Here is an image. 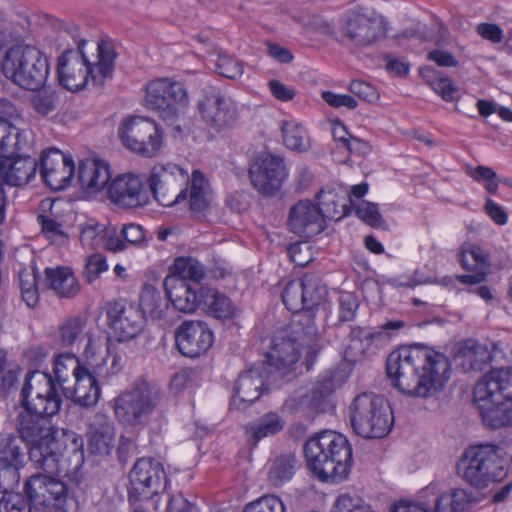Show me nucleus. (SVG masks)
I'll use <instances>...</instances> for the list:
<instances>
[{"label": "nucleus", "mask_w": 512, "mask_h": 512, "mask_svg": "<svg viewBox=\"0 0 512 512\" xmlns=\"http://www.w3.org/2000/svg\"><path fill=\"white\" fill-rule=\"evenodd\" d=\"M50 416L28 412L19 415L20 439L29 448V457L39 468L50 475L61 470L62 454L55 450L54 429ZM25 493L34 507L44 506L61 510L64 505V482L48 475H33L25 484Z\"/></svg>", "instance_id": "obj_1"}, {"label": "nucleus", "mask_w": 512, "mask_h": 512, "mask_svg": "<svg viewBox=\"0 0 512 512\" xmlns=\"http://www.w3.org/2000/svg\"><path fill=\"white\" fill-rule=\"evenodd\" d=\"M391 386L400 393L428 398L440 392L450 375L449 359L431 348L413 345L392 351L386 363Z\"/></svg>", "instance_id": "obj_2"}, {"label": "nucleus", "mask_w": 512, "mask_h": 512, "mask_svg": "<svg viewBox=\"0 0 512 512\" xmlns=\"http://www.w3.org/2000/svg\"><path fill=\"white\" fill-rule=\"evenodd\" d=\"M308 468L322 481H340L350 473L352 449L347 438L332 430L310 437L304 445Z\"/></svg>", "instance_id": "obj_3"}, {"label": "nucleus", "mask_w": 512, "mask_h": 512, "mask_svg": "<svg viewBox=\"0 0 512 512\" xmlns=\"http://www.w3.org/2000/svg\"><path fill=\"white\" fill-rule=\"evenodd\" d=\"M66 34L73 41V45L68 43L66 48V90L76 92L83 89L89 77L94 84L102 85L112 75L115 59L112 47L106 43H98V61L91 65L84 53L86 42L80 37L79 28L71 25L66 29Z\"/></svg>", "instance_id": "obj_4"}, {"label": "nucleus", "mask_w": 512, "mask_h": 512, "mask_svg": "<svg viewBox=\"0 0 512 512\" xmlns=\"http://www.w3.org/2000/svg\"><path fill=\"white\" fill-rule=\"evenodd\" d=\"M483 422L492 429L512 424V368L486 373L473 392Z\"/></svg>", "instance_id": "obj_5"}, {"label": "nucleus", "mask_w": 512, "mask_h": 512, "mask_svg": "<svg viewBox=\"0 0 512 512\" xmlns=\"http://www.w3.org/2000/svg\"><path fill=\"white\" fill-rule=\"evenodd\" d=\"M349 419L354 432L366 439L386 436L394 423L389 402L373 392L360 393L353 399Z\"/></svg>", "instance_id": "obj_6"}, {"label": "nucleus", "mask_w": 512, "mask_h": 512, "mask_svg": "<svg viewBox=\"0 0 512 512\" xmlns=\"http://www.w3.org/2000/svg\"><path fill=\"white\" fill-rule=\"evenodd\" d=\"M458 474L471 486L484 489L501 481L507 474L501 449L482 444L465 450L457 463Z\"/></svg>", "instance_id": "obj_7"}, {"label": "nucleus", "mask_w": 512, "mask_h": 512, "mask_svg": "<svg viewBox=\"0 0 512 512\" xmlns=\"http://www.w3.org/2000/svg\"><path fill=\"white\" fill-rule=\"evenodd\" d=\"M1 67L8 79L32 91L43 86L48 74L46 57L38 48L28 44H16L8 48L3 55Z\"/></svg>", "instance_id": "obj_8"}, {"label": "nucleus", "mask_w": 512, "mask_h": 512, "mask_svg": "<svg viewBox=\"0 0 512 512\" xmlns=\"http://www.w3.org/2000/svg\"><path fill=\"white\" fill-rule=\"evenodd\" d=\"M160 400V389L141 379L118 395L113 400L112 408L120 424L133 430H141L148 423Z\"/></svg>", "instance_id": "obj_9"}, {"label": "nucleus", "mask_w": 512, "mask_h": 512, "mask_svg": "<svg viewBox=\"0 0 512 512\" xmlns=\"http://www.w3.org/2000/svg\"><path fill=\"white\" fill-rule=\"evenodd\" d=\"M145 105L178 133L181 121L189 106L186 89L181 82L172 78H157L146 86Z\"/></svg>", "instance_id": "obj_10"}, {"label": "nucleus", "mask_w": 512, "mask_h": 512, "mask_svg": "<svg viewBox=\"0 0 512 512\" xmlns=\"http://www.w3.org/2000/svg\"><path fill=\"white\" fill-rule=\"evenodd\" d=\"M66 198L70 201L96 196L103 191L112 172L109 163L98 158L79 160L75 163L66 155Z\"/></svg>", "instance_id": "obj_11"}, {"label": "nucleus", "mask_w": 512, "mask_h": 512, "mask_svg": "<svg viewBox=\"0 0 512 512\" xmlns=\"http://www.w3.org/2000/svg\"><path fill=\"white\" fill-rule=\"evenodd\" d=\"M292 332L299 334L297 330L285 328L273 337L266 361L262 364L267 370V381L277 382L291 374L300 358V347L304 344L310 346L316 340V337L309 338L303 331L302 337H291Z\"/></svg>", "instance_id": "obj_12"}, {"label": "nucleus", "mask_w": 512, "mask_h": 512, "mask_svg": "<svg viewBox=\"0 0 512 512\" xmlns=\"http://www.w3.org/2000/svg\"><path fill=\"white\" fill-rule=\"evenodd\" d=\"M117 135L127 150L142 157H155L163 148V131L155 120L148 117L129 116L122 119Z\"/></svg>", "instance_id": "obj_13"}, {"label": "nucleus", "mask_w": 512, "mask_h": 512, "mask_svg": "<svg viewBox=\"0 0 512 512\" xmlns=\"http://www.w3.org/2000/svg\"><path fill=\"white\" fill-rule=\"evenodd\" d=\"M404 327L405 322L402 320L387 321L378 330L360 326L351 327L350 333L342 344L344 358L348 362L355 363L375 354Z\"/></svg>", "instance_id": "obj_14"}, {"label": "nucleus", "mask_w": 512, "mask_h": 512, "mask_svg": "<svg viewBox=\"0 0 512 512\" xmlns=\"http://www.w3.org/2000/svg\"><path fill=\"white\" fill-rule=\"evenodd\" d=\"M58 387H61L60 383H56L51 375L45 372L29 373L21 390L25 410L48 416L58 414L62 404Z\"/></svg>", "instance_id": "obj_15"}, {"label": "nucleus", "mask_w": 512, "mask_h": 512, "mask_svg": "<svg viewBox=\"0 0 512 512\" xmlns=\"http://www.w3.org/2000/svg\"><path fill=\"white\" fill-rule=\"evenodd\" d=\"M129 502L131 506L141 505L166 488V473L160 462L151 458H140L129 474Z\"/></svg>", "instance_id": "obj_16"}, {"label": "nucleus", "mask_w": 512, "mask_h": 512, "mask_svg": "<svg viewBox=\"0 0 512 512\" xmlns=\"http://www.w3.org/2000/svg\"><path fill=\"white\" fill-rule=\"evenodd\" d=\"M188 180V173L177 164H155L147 179L149 193L162 206L170 207L186 199L187 190L176 192L177 186Z\"/></svg>", "instance_id": "obj_17"}, {"label": "nucleus", "mask_w": 512, "mask_h": 512, "mask_svg": "<svg viewBox=\"0 0 512 512\" xmlns=\"http://www.w3.org/2000/svg\"><path fill=\"white\" fill-rule=\"evenodd\" d=\"M107 325L118 342L136 338L144 327L143 313L137 304L125 299L109 301L104 307Z\"/></svg>", "instance_id": "obj_18"}, {"label": "nucleus", "mask_w": 512, "mask_h": 512, "mask_svg": "<svg viewBox=\"0 0 512 512\" xmlns=\"http://www.w3.org/2000/svg\"><path fill=\"white\" fill-rule=\"evenodd\" d=\"M330 394L331 381H325L312 387H301L286 398L282 411L300 419L313 420L318 414L325 411Z\"/></svg>", "instance_id": "obj_19"}, {"label": "nucleus", "mask_w": 512, "mask_h": 512, "mask_svg": "<svg viewBox=\"0 0 512 512\" xmlns=\"http://www.w3.org/2000/svg\"><path fill=\"white\" fill-rule=\"evenodd\" d=\"M387 22L368 7H354L347 13V36L358 46H367L385 36Z\"/></svg>", "instance_id": "obj_20"}, {"label": "nucleus", "mask_w": 512, "mask_h": 512, "mask_svg": "<svg viewBox=\"0 0 512 512\" xmlns=\"http://www.w3.org/2000/svg\"><path fill=\"white\" fill-rule=\"evenodd\" d=\"M249 176L253 187L265 196L274 195L287 176L281 157L262 153L251 163Z\"/></svg>", "instance_id": "obj_21"}, {"label": "nucleus", "mask_w": 512, "mask_h": 512, "mask_svg": "<svg viewBox=\"0 0 512 512\" xmlns=\"http://www.w3.org/2000/svg\"><path fill=\"white\" fill-rule=\"evenodd\" d=\"M175 340L182 355L194 358L208 351L214 336L205 322L189 320L182 322L176 329Z\"/></svg>", "instance_id": "obj_22"}, {"label": "nucleus", "mask_w": 512, "mask_h": 512, "mask_svg": "<svg viewBox=\"0 0 512 512\" xmlns=\"http://www.w3.org/2000/svg\"><path fill=\"white\" fill-rule=\"evenodd\" d=\"M108 198L126 208H136L149 203L150 193L142 179L128 173L117 176L107 187Z\"/></svg>", "instance_id": "obj_23"}, {"label": "nucleus", "mask_w": 512, "mask_h": 512, "mask_svg": "<svg viewBox=\"0 0 512 512\" xmlns=\"http://www.w3.org/2000/svg\"><path fill=\"white\" fill-rule=\"evenodd\" d=\"M28 150L7 153L0 157V184L21 187L35 178L38 163L26 154Z\"/></svg>", "instance_id": "obj_24"}, {"label": "nucleus", "mask_w": 512, "mask_h": 512, "mask_svg": "<svg viewBox=\"0 0 512 512\" xmlns=\"http://www.w3.org/2000/svg\"><path fill=\"white\" fill-rule=\"evenodd\" d=\"M198 108L204 122L217 130L232 125L237 118L234 102L214 89L204 95Z\"/></svg>", "instance_id": "obj_25"}, {"label": "nucleus", "mask_w": 512, "mask_h": 512, "mask_svg": "<svg viewBox=\"0 0 512 512\" xmlns=\"http://www.w3.org/2000/svg\"><path fill=\"white\" fill-rule=\"evenodd\" d=\"M287 224L293 233L307 238L325 229L323 214L310 200H300L290 208Z\"/></svg>", "instance_id": "obj_26"}, {"label": "nucleus", "mask_w": 512, "mask_h": 512, "mask_svg": "<svg viewBox=\"0 0 512 512\" xmlns=\"http://www.w3.org/2000/svg\"><path fill=\"white\" fill-rule=\"evenodd\" d=\"M276 382L267 381V370L261 366H254L241 373L234 386L232 405L237 409H244L254 403L261 395L266 384Z\"/></svg>", "instance_id": "obj_27"}, {"label": "nucleus", "mask_w": 512, "mask_h": 512, "mask_svg": "<svg viewBox=\"0 0 512 512\" xmlns=\"http://www.w3.org/2000/svg\"><path fill=\"white\" fill-rule=\"evenodd\" d=\"M88 448L92 454L107 456L115 448L116 428L111 418L96 412L87 422Z\"/></svg>", "instance_id": "obj_28"}, {"label": "nucleus", "mask_w": 512, "mask_h": 512, "mask_svg": "<svg viewBox=\"0 0 512 512\" xmlns=\"http://www.w3.org/2000/svg\"><path fill=\"white\" fill-rule=\"evenodd\" d=\"M66 360H72L75 364L72 374L75 378V384L71 392V398L74 403L90 407L95 405L100 397V388L97 384L98 376L91 372L86 364L81 363L73 354L66 352Z\"/></svg>", "instance_id": "obj_29"}, {"label": "nucleus", "mask_w": 512, "mask_h": 512, "mask_svg": "<svg viewBox=\"0 0 512 512\" xmlns=\"http://www.w3.org/2000/svg\"><path fill=\"white\" fill-rule=\"evenodd\" d=\"M164 287L170 302L177 310L192 313L201 306L204 288L199 284L186 282L176 277H166Z\"/></svg>", "instance_id": "obj_30"}, {"label": "nucleus", "mask_w": 512, "mask_h": 512, "mask_svg": "<svg viewBox=\"0 0 512 512\" xmlns=\"http://www.w3.org/2000/svg\"><path fill=\"white\" fill-rule=\"evenodd\" d=\"M305 311L299 315L298 323L303 325V332L309 337H317L318 330L314 323L313 310L320 306L326 296L327 289L320 279L311 274L304 275Z\"/></svg>", "instance_id": "obj_31"}, {"label": "nucleus", "mask_w": 512, "mask_h": 512, "mask_svg": "<svg viewBox=\"0 0 512 512\" xmlns=\"http://www.w3.org/2000/svg\"><path fill=\"white\" fill-rule=\"evenodd\" d=\"M91 349V339H88L85 346V354L89 359L88 364L94 370V374L98 376L103 382H109V380L116 374H118L123 368V353L119 350L118 346L113 342H108L105 356L99 360L92 355L89 358V351Z\"/></svg>", "instance_id": "obj_32"}, {"label": "nucleus", "mask_w": 512, "mask_h": 512, "mask_svg": "<svg viewBox=\"0 0 512 512\" xmlns=\"http://www.w3.org/2000/svg\"><path fill=\"white\" fill-rule=\"evenodd\" d=\"M64 154L60 149L49 148L42 152L40 157V173L44 183L54 191L64 186Z\"/></svg>", "instance_id": "obj_33"}, {"label": "nucleus", "mask_w": 512, "mask_h": 512, "mask_svg": "<svg viewBox=\"0 0 512 512\" xmlns=\"http://www.w3.org/2000/svg\"><path fill=\"white\" fill-rule=\"evenodd\" d=\"M317 207L324 219L341 220L350 213L347 191L339 188H327L317 194Z\"/></svg>", "instance_id": "obj_34"}, {"label": "nucleus", "mask_w": 512, "mask_h": 512, "mask_svg": "<svg viewBox=\"0 0 512 512\" xmlns=\"http://www.w3.org/2000/svg\"><path fill=\"white\" fill-rule=\"evenodd\" d=\"M285 421L276 412H268L245 427L247 443L256 446L260 440L271 437L284 429Z\"/></svg>", "instance_id": "obj_35"}, {"label": "nucleus", "mask_w": 512, "mask_h": 512, "mask_svg": "<svg viewBox=\"0 0 512 512\" xmlns=\"http://www.w3.org/2000/svg\"><path fill=\"white\" fill-rule=\"evenodd\" d=\"M32 144L33 133L31 130L0 122V157L7 153H18L30 149Z\"/></svg>", "instance_id": "obj_36"}, {"label": "nucleus", "mask_w": 512, "mask_h": 512, "mask_svg": "<svg viewBox=\"0 0 512 512\" xmlns=\"http://www.w3.org/2000/svg\"><path fill=\"white\" fill-rule=\"evenodd\" d=\"M184 190H187L185 201L188 202L191 211L203 212L208 209L212 192L208 180L202 172L194 170L188 181V186Z\"/></svg>", "instance_id": "obj_37"}, {"label": "nucleus", "mask_w": 512, "mask_h": 512, "mask_svg": "<svg viewBox=\"0 0 512 512\" xmlns=\"http://www.w3.org/2000/svg\"><path fill=\"white\" fill-rule=\"evenodd\" d=\"M281 133L284 145L293 151L304 152L310 147V139L303 125L294 119L281 122Z\"/></svg>", "instance_id": "obj_38"}, {"label": "nucleus", "mask_w": 512, "mask_h": 512, "mask_svg": "<svg viewBox=\"0 0 512 512\" xmlns=\"http://www.w3.org/2000/svg\"><path fill=\"white\" fill-rule=\"evenodd\" d=\"M207 312L219 319H227L234 313V306L231 300L223 293L212 288L202 290V303Z\"/></svg>", "instance_id": "obj_39"}, {"label": "nucleus", "mask_w": 512, "mask_h": 512, "mask_svg": "<svg viewBox=\"0 0 512 512\" xmlns=\"http://www.w3.org/2000/svg\"><path fill=\"white\" fill-rule=\"evenodd\" d=\"M22 444V440L13 434H0V462L2 465L13 464L19 472V466L23 464L25 457Z\"/></svg>", "instance_id": "obj_40"}, {"label": "nucleus", "mask_w": 512, "mask_h": 512, "mask_svg": "<svg viewBox=\"0 0 512 512\" xmlns=\"http://www.w3.org/2000/svg\"><path fill=\"white\" fill-rule=\"evenodd\" d=\"M470 498V493L465 489H451L437 496L433 512H462Z\"/></svg>", "instance_id": "obj_41"}, {"label": "nucleus", "mask_w": 512, "mask_h": 512, "mask_svg": "<svg viewBox=\"0 0 512 512\" xmlns=\"http://www.w3.org/2000/svg\"><path fill=\"white\" fill-rule=\"evenodd\" d=\"M140 311L152 319H160L165 315L167 303L162 299L160 292L153 286H145L140 293Z\"/></svg>", "instance_id": "obj_42"}, {"label": "nucleus", "mask_w": 512, "mask_h": 512, "mask_svg": "<svg viewBox=\"0 0 512 512\" xmlns=\"http://www.w3.org/2000/svg\"><path fill=\"white\" fill-rule=\"evenodd\" d=\"M205 275L203 265L192 257L176 258L168 277H176L186 282L199 284Z\"/></svg>", "instance_id": "obj_43"}, {"label": "nucleus", "mask_w": 512, "mask_h": 512, "mask_svg": "<svg viewBox=\"0 0 512 512\" xmlns=\"http://www.w3.org/2000/svg\"><path fill=\"white\" fill-rule=\"evenodd\" d=\"M296 458L294 455H282L276 458L269 469V481L274 486H281L289 481L296 470Z\"/></svg>", "instance_id": "obj_44"}, {"label": "nucleus", "mask_w": 512, "mask_h": 512, "mask_svg": "<svg viewBox=\"0 0 512 512\" xmlns=\"http://www.w3.org/2000/svg\"><path fill=\"white\" fill-rule=\"evenodd\" d=\"M459 262L465 270L487 271L489 260L487 252L476 245H465L459 253Z\"/></svg>", "instance_id": "obj_45"}, {"label": "nucleus", "mask_w": 512, "mask_h": 512, "mask_svg": "<svg viewBox=\"0 0 512 512\" xmlns=\"http://www.w3.org/2000/svg\"><path fill=\"white\" fill-rule=\"evenodd\" d=\"M19 287L23 301L28 307H34L39 299L36 270L33 266L18 272Z\"/></svg>", "instance_id": "obj_46"}, {"label": "nucleus", "mask_w": 512, "mask_h": 512, "mask_svg": "<svg viewBox=\"0 0 512 512\" xmlns=\"http://www.w3.org/2000/svg\"><path fill=\"white\" fill-rule=\"evenodd\" d=\"M304 276L301 279L290 281L282 292L284 305L293 313L299 315L305 311Z\"/></svg>", "instance_id": "obj_47"}, {"label": "nucleus", "mask_w": 512, "mask_h": 512, "mask_svg": "<svg viewBox=\"0 0 512 512\" xmlns=\"http://www.w3.org/2000/svg\"><path fill=\"white\" fill-rule=\"evenodd\" d=\"M331 512H373L364 500L355 494H340L331 509Z\"/></svg>", "instance_id": "obj_48"}, {"label": "nucleus", "mask_w": 512, "mask_h": 512, "mask_svg": "<svg viewBox=\"0 0 512 512\" xmlns=\"http://www.w3.org/2000/svg\"><path fill=\"white\" fill-rule=\"evenodd\" d=\"M467 174L476 182H484V187L490 194L497 192L499 183L496 172L487 166L468 167Z\"/></svg>", "instance_id": "obj_49"}, {"label": "nucleus", "mask_w": 512, "mask_h": 512, "mask_svg": "<svg viewBox=\"0 0 512 512\" xmlns=\"http://www.w3.org/2000/svg\"><path fill=\"white\" fill-rule=\"evenodd\" d=\"M338 302V322L345 323L355 320L360 305L358 298L350 292H343L340 294Z\"/></svg>", "instance_id": "obj_50"}, {"label": "nucleus", "mask_w": 512, "mask_h": 512, "mask_svg": "<svg viewBox=\"0 0 512 512\" xmlns=\"http://www.w3.org/2000/svg\"><path fill=\"white\" fill-rule=\"evenodd\" d=\"M285 505L281 498L274 495H265L248 503L243 512H285Z\"/></svg>", "instance_id": "obj_51"}, {"label": "nucleus", "mask_w": 512, "mask_h": 512, "mask_svg": "<svg viewBox=\"0 0 512 512\" xmlns=\"http://www.w3.org/2000/svg\"><path fill=\"white\" fill-rule=\"evenodd\" d=\"M20 368L7 359V351L0 350V387L8 389L18 380Z\"/></svg>", "instance_id": "obj_52"}, {"label": "nucleus", "mask_w": 512, "mask_h": 512, "mask_svg": "<svg viewBox=\"0 0 512 512\" xmlns=\"http://www.w3.org/2000/svg\"><path fill=\"white\" fill-rule=\"evenodd\" d=\"M356 215L372 227H382L385 222L379 212L378 205L372 202L361 201L355 206Z\"/></svg>", "instance_id": "obj_53"}, {"label": "nucleus", "mask_w": 512, "mask_h": 512, "mask_svg": "<svg viewBox=\"0 0 512 512\" xmlns=\"http://www.w3.org/2000/svg\"><path fill=\"white\" fill-rule=\"evenodd\" d=\"M465 356L469 359L470 366L474 370L482 368V364L487 363L491 359L489 350L474 341H468L465 345Z\"/></svg>", "instance_id": "obj_54"}, {"label": "nucleus", "mask_w": 512, "mask_h": 512, "mask_svg": "<svg viewBox=\"0 0 512 512\" xmlns=\"http://www.w3.org/2000/svg\"><path fill=\"white\" fill-rule=\"evenodd\" d=\"M102 247L110 252H121L127 249V242L117 226H108L104 229Z\"/></svg>", "instance_id": "obj_55"}, {"label": "nucleus", "mask_w": 512, "mask_h": 512, "mask_svg": "<svg viewBox=\"0 0 512 512\" xmlns=\"http://www.w3.org/2000/svg\"><path fill=\"white\" fill-rule=\"evenodd\" d=\"M217 72L230 79H236L243 74V65L229 55H219L216 62Z\"/></svg>", "instance_id": "obj_56"}, {"label": "nucleus", "mask_w": 512, "mask_h": 512, "mask_svg": "<svg viewBox=\"0 0 512 512\" xmlns=\"http://www.w3.org/2000/svg\"><path fill=\"white\" fill-rule=\"evenodd\" d=\"M57 101L55 92L44 88L33 97V106L39 114L46 115L55 109Z\"/></svg>", "instance_id": "obj_57"}, {"label": "nucleus", "mask_w": 512, "mask_h": 512, "mask_svg": "<svg viewBox=\"0 0 512 512\" xmlns=\"http://www.w3.org/2000/svg\"><path fill=\"white\" fill-rule=\"evenodd\" d=\"M0 512H30V507L20 494L8 490L0 500Z\"/></svg>", "instance_id": "obj_58"}, {"label": "nucleus", "mask_w": 512, "mask_h": 512, "mask_svg": "<svg viewBox=\"0 0 512 512\" xmlns=\"http://www.w3.org/2000/svg\"><path fill=\"white\" fill-rule=\"evenodd\" d=\"M104 229L99 224H88L81 230V243L91 249L102 247Z\"/></svg>", "instance_id": "obj_59"}, {"label": "nucleus", "mask_w": 512, "mask_h": 512, "mask_svg": "<svg viewBox=\"0 0 512 512\" xmlns=\"http://www.w3.org/2000/svg\"><path fill=\"white\" fill-rule=\"evenodd\" d=\"M44 274L45 286L62 297L64 295V268L62 266L48 267Z\"/></svg>", "instance_id": "obj_60"}, {"label": "nucleus", "mask_w": 512, "mask_h": 512, "mask_svg": "<svg viewBox=\"0 0 512 512\" xmlns=\"http://www.w3.org/2000/svg\"><path fill=\"white\" fill-rule=\"evenodd\" d=\"M108 269L106 257L102 254H93L87 259L85 275L88 282H93L99 275Z\"/></svg>", "instance_id": "obj_61"}, {"label": "nucleus", "mask_w": 512, "mask_h": 512, "mask_svg": "<svg viewBox=\"0 0 512 512\" xmlns=\"http://www.w3.org/2000/svg\"><path fill=\"white\" fill-rule=\"evenodd\" d=\"M123 234L124 241L129 245L140 247L145 241V231L141 225L135 223L124 224L120 228Z\"/></svg>", "instance_id": "obj_62"}, {"label": "nucleus", "mask_w": 512, "mask_h": 512, "mask_svg": "<svg viewBox=\"0 0 512 512\" xmlns=\"http://www.w3.org/2000/svg\"><path fill=\"white\" fill-rule=\"evenodd\" d=\"M426 282H427V280L417 270H415L411 273H405L402 275L392 277L388 280V284H390L393 287H397V288H400V287L414 288V287L424 284Z\"/></svg>", "instance_id": "obj_63"}, {"label": "nucleus", "mask_w": 512, "mask_h": 512, "mask_svg": "<svg viewBox=\"0 0 512 512\" xmlns=\"http://www.w3.org/2000/svg\"><path fill=\"white\" fill-rule=\"evenodd\" d=\"M430 86L444 101L452 102L455 100L457 88L449 78L438 77L430 82Z\"/></svg>", "instance_id": "obj_64"}]
</instances>
